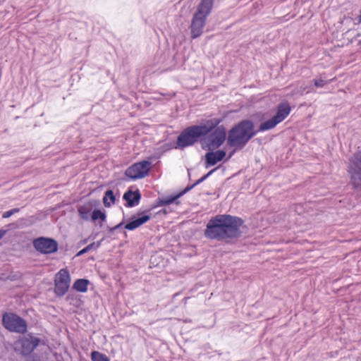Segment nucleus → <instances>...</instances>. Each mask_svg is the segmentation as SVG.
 Listing matches in <instances>:
<instances>
[{
  "label": "nucleus",
  "mask_w": 361,
  "mask_h": 361,
  "mask_svg": "<svg viewBox=\"0 0 361 361\" xmlns=\"http://www.w3.org/2000/svg\"><path fill=\"white\" fill-rule=\"evenodd\" d=\"M243 224V221L239 217L217 215L208 222L204 233L211 239L228 241L240 237Z\"/></svg>",
  "instance_id": "obj_1"
},
{
  "label": "nucleus",
  "mask_w": 361,
  "mask_h": 361,
  "mask_svg": "<svg viewBox=\"0 0 361 361\" xmlns=\"http://www.w3.org/2000/svg\"><path fill=\"white\" fill-rule=\"evenodd\" d=\"M255 126L250 120H243L228 131L227 145L243 148L257 133Z\"/></svg>",
  "instance_id": "obj_2"
},
{
  "label": "nucleus",
  "mask_w": 361,
  "mask_h": 361,
  "mask_svg": "<svg viewBox=\"0 0 361 361\" xmlns=\"http://www.w3.org/2000/svg\"><path fill=\"white\" fill-rule=\"evenodd\" d=\"M220 119L212 118L204 122V135L207 136V145L210 149L219 148L226 139V128L219 126Z\"/></svg>",
  "instance_id": "obj_3"
},
{
  "label": "nucleus",
  "mask_w": 361,
  "mask_h": 361,
  "mask_svg": "<svg viewBox=\"0 0 361 361\" xmlns=\"http://www.w3.org/2000/svg\"><path fill=\"white\" fill-rule=\"evenodd\" d=\"M203 126H192L184 129L178 136L176 145L180 149L190 146L202 140Z\"/></svg>",
  "instance_id": "obj_4"
},
{
  "label": "nucleus",
  "mask_w": 361,
  "mask_h": 361,
  "mask_svg": "<svg viewBox=\"0 0 361 361\" xmlns=\"http://www.w3.org/2000/svg\"><path fill=\"white\" fill-rule=\"evenodd\" d=\"M347 171L353 188L361 191V151L350 157Z\"/></svg>",
  "instance_id": "obj_5"
},
{
  "label": "nucleus",
  "mask_w": 361,
  "mask_h": 361,
  "mask_svg": "<svg viewBox=\"0 0 361 361\" xmlns=\"http://www.w3.org/2000/svg\"><path fill=\"white\" fill-rule=\"evenodd\" d=\"M290 111L291 107L287 102L279 104L277 106L276 115L262 122L259 126V131L264 132L274 128L288 116Z\"/></svg>",
  "instance_id": "obj_6"
},
{
  "label": "nucleus",
  "mask_w": 361,
  "mask_h": 361,
  "mask_svg": "<svg viewBox=\"0 0 361 361\" xmlns=\"http://www.w3.org/2000/svg\"><path fill=\"white\" fill-rule=\"evenodd\" d=\"M2 324L8 331L18 334H25L27 329L26 321L12 312H6L3 314Z\"/></svg>",
  "instance_id": "obj_7"
},
{
  "label": "nucleus",
  "mask_w": 361,
  "mask_h": 361,
  "mask_svg": "<svg viewBox=\"0 0 361 361\" xmlns=\"http://www.w3.org/2000/svg\"><path fill=\"white\" fill-rule=\"evenodd\" d=\"M34 248L42 254H51L58 250V243L53 238L39 237L33 240Z\"/></svg>",
  "instance_id": "obj_8"
},
{
  "label": "nucleus",
  "mask_w": 361,
  "mask_h": 361,
  "mask_svg": "<svg viewBox=\"0 0 361 361\" xmlns=\"http://www.w3.org/2000/svg\"><path fill=\"white\" fill-rule=\"evenodd\" d=\"M150 168V161H142L128 167L125 171V175L134 180L143 178L148 175Z\"/></svg>",
  "instance_id": "obj_9"
},
{
  "label": "nucleus",
  "mask_w": 361,
  "mask_h": 361,
  "mask_svg": "<svg viewBox=\"0 0 361 361\" xmlns=\"http://www.w3.org/2000/svg\"><path fill=\"white\" fill-rule=\"evenodd\" d=\"M71 276L66 269H61L56 275L54 292L59 296L65 295L70 286Z\"/></svg>",
  "instance_id": "obj_10"
},
{
  "label": "nucleus",
  "mask_w": 361,
  "mask_h": 361,
  "mask_svg": "<svg viewBox=\"0 0 361 361\" xmlns=\"http://www.w3.org/2000/svg\"><path fill=\"white\" fill-rule=\"evenodd\" d=\"M191 36L192 38L200 37L202 33L203 29V0H201L199 6L198 11L194 15L191 25Z\"/></svg>",
  "instance_id": "obj_11"
},
{
  "label": "nucleus",
  "mask_w": 361,
  "mask_h": 361,
  "mask_svg": "<svg viewBox=\"0 0 361 361\" xmlns=\"http://www.w3.org/2000/svg\"><path fill=\"white\" fill-rule=\"evenodd\" d=\"M41 340L39 338L29 336L20 340L21 353L24 355H30L39 344Z\"/></svg>",
  "instance_id": "obj_12"
},
{
  "label": "nucleus",
  "mask_w": 361,
  "mask_h": 361,
  "mask_svg": "<svg viewBox=\"0 0 361 361\" xmlns=\"http://www.w3.org/2000/svg\"><path fill=\"white\" fill-rule=\"evenodd\" d=\"M202 181H203V176H202L197 180H196V182L195 183L192 184L191 185L187 186L185 188V189L182 192L179 193L178 195L173 196V197H162V198L158 199L157 205L163 206V205L170 204L174 202L180 196H181L183 194L187 192L188 191H189L190 190L193 188L196 185L202 183Z\"/></svg>",
  "instance_id": "obj_13"
},
{
  "label": "nucleus",
  "mask_w": 361,
  "mask_h": 361,
  "mask_svg": "<svg viewBox=\"0 0 361 361\" xmlns=\"http://www.w3.org/2000/svg\"><path fill=\"white\" fill-rule=\"evenodd\" d=\"M123 198L127 202L126 206L132 207L138 204L141 198V195L138 190H136L135 192L128 190L124 193Z\"/></svg>",
  "instance_id": "obj_14"
},
{
  "label": "nucleus",
  "mask_w": 361,
  "mask_h": 361,
  "mask_svg": "<svg viewBox=\"0 0 361 361\" xmlns=\"http://www.w3.org/2000/svg\"><path fill=\"white\" fill-rule=\"evenodd\" d=\"M226 157V152L224 150H216L215 152H207L205 154L207 163L211 166L215 165L217 162L221 161Z\"/></svg>",
  "instance_id": "obj_15"
},
{
  "label": "nucleus",
  "mask_w": 361,
  "mask_h": 361,
  "mask_svg": "<svg viewBox=\"0 0 361 361\" xmlns=\"http://www.w3.org/2000/svg\"><path fill=\"white\" fill-rule=\"evenodd\" d=\"M149 218L150 217L149 215H143L141 217H139L126 224L125 225V228L130 231L134 230L140 226L141 225H142L143 224H145V222H147L149 219Z\"/></svg>",
  "instance_id": "obj_16"
},
{
  "label": "nucleus",
  "mask_w": 361,
  "mask_h": 361,
  "mask_svg": "<svg viewBox=\"0 0 361 361\" xmlns=\"http://www.w3.org/2000/svg\"><path fill=\"white\" fill-rule=\"evenodd\" d=\"M87 279H77L73 285V288L81 293H85L87 290V285L89 284Z\"/></svg>",
  "instance_id": "obj_17"
},
{
  "label": "nucleus",
  "mask_w": 361,
  "mask_h": 361,
  "mask_svg": "<svg viewBox=\"0 0 361 361\" xmlns=\"http://www.w3.org/2000/svg\"><path fill=\"white\" fill-rule=\"evenodd\" d=\"M116 201V197L113 190H108L105 192L103 197V202L105 207H109L112 204H114Z\"/></svg>",
  "instance_id": "obj_18"
},
{
  "label": "nucleus",
  "mask_w": 361,
  "mask_h": 361,
  "mask_svg": "<svg viewBox=\"0 0 361 361\" xmlns=\"http://www.w3.org/2000/svg\"><path fill=\"white\" fill-rule=\"evenodd\" d=\"M91 359L92 361H109V358L105 354L98 351L91 353Z\"/></svg>",
  "instance_id": "obj_19"
},
{
  "label": "nucleus",
  "mask_w": 361,
  "mask_h": 361,
  "mask_svg": "<svg viewBox=\"0 0 361 361\" xmlns=\"http://www.w3.org/2000/svg\"><path fill=\"white\" fill-rule=\"evenodd\" d=\"M92 219L93 221H96L98 219H100L102 221H104L106 219V214L104 212H102L99 209H95L92 212Z\"/></svg>",
  "instance_id": "obj_20"
},
{
  "label": "nucleus",
  "mask_w": 361,
  "mask_h": 361,
  "mask_svg": "<svg viewBox=\"0 0 361 361\" xmlns=\"http://www.w3.org/2000/svg\"><path fill=\"white\" fill-rule=\"evenodd\" d=\"M214 0H204V18L210 13L213 7Z\"/></svg>",
  "instance_id": "obj_21"
},
{
  "label": "nucleus",
  "mask_w": 361,
  "mask_h": 361,
  "mask_svg": "<svg viewBox=\"0 0 361 361\" xmlns=\"http://www.w3.org/2000/svg\"><path fill=\"white\" fill-rule=\"evenodd\" d=\"M94 245H95V243H92L88 245L85 248H83L80 251H79L77 253L76 256H80L82 255H84L85 253L88 252L90 250H91L92 249L94 248Z\"/></svg>",
  "instance_id": "obj_22"
},
{
  "label": "nucleus",
  "mask_w": 361,
  "mask_h": 361,
  "mask_svg": "<svg viewBox=\"0 0 361 361\" xmlns=\"http://www.w3.org/2000/svg\"><path fill=\"white\" fill-rule=\"evenodd\" d=\"M20 211V209L19 208H14V209H12L9 211H7V212H5L3 213L2 214V217L4 219H6V218H8L10 217L11 216H12L13 214H16L18 212H19Z\"/></svg>",
  "instance_id": "obj_23"
},
{
  "label": "nucleus",
  "mask_w": 361,
  "mask_h": 361,
  "mask_svg": "<svg viewBox=\"0 0 361 361\" xmlns=\"http://www.w3.org/2000/svg\"><path fill=\"white\" fill-rule=\"evenodd\" d=\"M314 84L316 87H324L326 84V82L322 79H316L314 80Z\"/></svg>",
  "instance_id": "obj_24"
},
{
  "label": "nucleus",
  "mask_w": 361,
  "mask_h": 361,
  "mask_svg": "<svg viewBox=\"0 0 361 361\" xmlns=\"http://www.w3.org/2000/svg\"><path fill=\"white\" fill-rule=\"evenodd\" d=\"M123 224V222H121V223L118 224V225H116V226H114V227H113V228H110V231H115V230H116V229L119 228L120 227H121V226H122Z\"/></svg>",
  "instance_id": "obj_25"
},
{
  "label": "nucleus",
  "mask_w": 361,
  "mask_h": 361,
  "mask_svg": "<svg viewBox=\"0 0 361 361\" xmlns=\"http://www.w3.org/2000/svg\"><path fill=\"white\" fill-rule=\"evenodd\" d=\"M6 231L4 230H0V239L4 237V235L6 234Z\"/></svg>",
  "instance_id": "obj_26"
},
{
  "label": "nucleus",
  "mask_w": 361,
  "mask_h": 361,
  "mask_svg": "<svg viewBox=\"0 0 361 361\" xmlns=\"http://www.w3.org/2000/svg\"><path fill=\"white\" fill-rule=\"evenodd\" d=\"M100 245H101V241H98V242L95 243V245H94V249H97V248H98Z\"/></svg>",
  "instance_id": "obj_27"
},
{
  "label": "nucleus",
  "mask_w": 361,
  "mask_h": 361,
  "mask_svg": "<svg viewBox=\"0 0 361 361\" xmlns=\"http://www.w3.org/2000/svg\"><path fill=\"white\" fill-rule=\"evenodd\" d=\"M234 152H235V151L233 150V152L229 154V156H228V159L231 158V157H232V155L234 154Z\"/></svg>",
  "instance_id": "obj_28"
},
{
  "label": "nucleus",
  "mask_w": 361,
  "mask_h": 361,
  "mask_svg": "<svg viewBox=\"0 0 361 361\" xmlns=\"http://www.w3.org/2000/svg\"><path fill=\"white\" fill-rule=\"evenodd\" d=\"M210 174V173H207V175H204V178L206 179L207 177Z\"/></svg>",
  "instance_id": "obj_29"
},
{
  "label": "nucleus",
  "mask_w": 361,
  "mask_h": 361,
  "mask_svg": "<svg viewBox=\"0 0 361 361\" xmlns=\"http://www.w3.org/2000/svg\"><path fill=\"white\" fill-rule=\"evenodd\" d=\"M160 212H161V211ZM162 212H164V214H166V209H163V210H162Z\"/></svg>",
  "instance_id": "obj_30"
}]
</instances>
